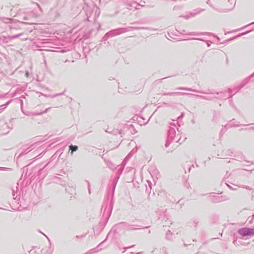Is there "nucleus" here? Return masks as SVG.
Masks as SVG:
<instances>
[{
	"label": "nucleus",
	"instance_id": "1",
	"mask_svg": "<svg viewBox=\"0 0 254 254\" xmlns=\"http://www.w3.org/2000/svg\"><path fill=\"white\" fill-rule=\"evenodd\" d=\"M69 148H70V149L71 150V153H72V152L73 151H75L78 148L77 146H73V145H70L69 146Z\"/></svg>",
	"mask_w": 254,
	"mask_h": 254
},
{
	"label": "nucleus",
	"instance_id": "2",
	"mask_svg": "<svg viewBox=\"0 0 254 254\" xmlns=\"http://www.w3.org/2000/svg\"><path fill=\"white\" fill-rule=\"evenodd\" d=\"M242 231H243V230H241L240 232V233H242Z\"/></svg>",
	"mask_w": 254,
	"mask_h": 254
}]
</instances>
